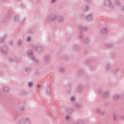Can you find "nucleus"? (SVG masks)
<instances>
[{"label": "nucleus", "mask_w": 124, "mask_h": 124, "mask_svg": "<svg viewBox=\"0 0 124 124\" xmlns=\"http://www.w3.org/2000/svg\"><path fill=\"white\" fill-rule=\"evenodd\" d=\"M106 69H107V70H110V69H111V66H110V65H107Z\"/></svg>", "instance_id": "473e14b6"}, {"label": "nucleus", "mask_w": 124, "mask_h": 124, "mask_svg": "<svg viewBox=\"0 0 124 124\" xmlns=\"http://www.w3.org/2000/svg\"><path fill=\"white\" fill-rule=\"evenodd\" d=\"M32 48L34 50V51H36L38 53H39V54H42L43 53V50L44 48L43 46H32Z\"/></svg>", "instance_id": "f03ea898"}, {"label": "nucleus", "mask_w": 124, "mask_h": 124, "mask_svg": "<svg viewBox=\"0 0 124 124\" xmlns=\"http://www.w3.org/2000/svg\"><path fill=\"white\" fill-rule=\"evenodd\" d=\"M46 93L48 95L51 93V89L49 87L46 88Z\"/></svg>", "instance_id": "a878e982"}, {"label": "nucleus", "mask_w": 124, "mask_h": 124, "mask_svg": "<svg viewBox=\"0 0 124 124\" xmlns=\"http://www.w3.org/2000/svg\"><path fill=\"white\" fill-rule=\"evenodd\" d=\"M71 101H74L75 100V98L74 97H72L70 99Z\"/></svg>", "instance_id": "ea45409f"}, {"label": "nucleus", "mask_w": 124, "mask_h": 124, "mask_svg": "<svg viewBox=\"0 0 124 124\" xmlns=\"http://www.w3.org/2000/svg\"><path fill=\"white\" fill-rule=\"evenodd\" d=\"M17 44L18 47H22V41H21V40H18L17 41Z\"/></svg>", "instance_id": "4be33fe9"}, {"label": "nucleus", "mask_w": 124, "mask_h": 124, "mask_svg": "<svg viewBox=\"0 0 124 124\" xmlns=\"http://www.w3.org/2000/svg\"><path fill=\"white\" fill-rule=\"evenodd\" d=\"M119 98L120 96L116 94H114L112 96V98L113 100H114L115 101H117V100H118V99H119Z\"/></svg>", "instance_id": "2eb2a0df"}, {"label": "nucleus", "mask_w": 124, "mask_h": 124, "mask_svg": "<svg viewBox=\"0 0 124 124\" xmlns=\"http://www.w3.org/2000/svg\"><path fill=\"white\" fill-rule=\"evenodd\" d=\"M0 49L1 52L3 54H7L8 52V48H7V46L6 45H3L0 47Z\"/></svg>", "instance_id": "39448f33"}, {"label": "nucleus", "mask_w": 124, "mask_h": 124, "mask_svg": "<svg viewBox=\"0 0 124 124\" xmlns=\"http://www.w3.org/2000/svg\"><path fill=\"white\" fill-rule=\"evenodd\" d=\"M79 29L81 31H88V28L85 27H80Z\"/></svg>", "instance_id": "aec40b11"}, {"label": "nucleus", "mask_w": 124, "mask_h": 124, "mask_svg": "<svg viewBox=\"0 0 124 124\" xmlns=\"http://www.w3.org/2000/svg\"><path fill=\"white\" fill-rule=\"evenodd\" d=\"M115 4L116 5L119 6L121 5V2L119 0H115Z\"/></svg>", "instance_id": "c85d7f7f"}, {"label": "nucleus", "mask_w": 124, "mask_h": 124, "mask_svg": "<svg viewBox=\"0 0 124 124\" xmlns=\"http://www.w3.org/2000/svg\"><path fill=\"white\" fill-rule=\"evenodd\" d=\"M110 95V93L109 91H106L102 95V97L103 98H108Z\"/></svg>", "instance_id": "6e6552de"}, {"label": "nucleus", "mask_w": 124, "mask_h": 124, "mask_svg": "<svg viewBox=\"0 0 124 124\" xmlns=\"http://www.w3.org/2000/svg\"><path fill=\"white\" fill-rule=\"evenodd\" d=\"M32 86V82H30L28 83V86L31 88Z\"/></svg>", "instance_id": "f704fd0d"}, {"label": "nucleus", "mask_w": 124, "mask_h": 124, "mask_svg": "<svg viewBox=\"0 0 124 124\" xmlns=\"http://www.w3.org/2000/svg\"><path fill=\"white\" fill-rule=\"evenodd\" d=\"M24 110H25V108H24V107H21L19 109V111L20 112V113H23L24 112Z\"/></svg>", "instance_id": "cd10ccee"}, {"label": "nucleus", "mask_w": 124, "mask_h": 124, "mask_svg": "<svg viewBox=\"0 0 124 124\" xmlns=\"http://www.w3.org/2000/svg\"><path fill=\"white\" fill-rule=\"evenodd\" d=\"M3 90L5 92H7V91H8L9 89H8V87L5 86V87H3Z\"/></svg>", "instance_id": "72a5a7b5"}, {"label": "nucleus", "mask_w": 124, "mask_h": 124, "mask_svg": "<svg viewBox=\"0 0 124 124\" xmlns=\"http://www.w3.org/2000/svg\"><path fill=\"white\" fill-rule=\"evenodd\" d=\"M77 91L78 93H82V92H83V86H78Z\"/></svg>", "instance_id": "4468645a"}, {"label": "nucleus", "mask_w": 124, "mask_h": 124, "mask_svg": "<svg viewBox=\"0 0 124 124\" xmlns=\"http://www.w3.org/2000/svg\"><path fill=\"white\" fill-rule=\"evenodd\" d=\"M19 124H30V119L24 117L19 120Z\"/></svg>", "instance_id": "7ed1b4c3"}, {"label": "nucleus", "mask_w": 124, "mask_h": 124, "mask_svg": "<svg viewBox=\"0 0 124 124\" xmlns=\"http://www.w3.org/2000/svg\"><path fill=\"white\" fill-rule=\"evenodd\" d=\"M4 37L3 38H0V43H4Z\"/></svg>", "instance_id": "2f4dec72"}, {"label": "nucleus", "mask_w": 124, "mask_h": 124, "mask_svg": "<svg viewBox=\"0 0 124 124\" xmlns=\"http://www.w3.org/2000/svg\"><path fill=\"white\" fill-rule=\"evenodd\" d=\"M86 63H87V64H89V63H90V60H87Z\"/></svg>", "instance_id": "c03bdc74"}, {"label": "nucleus", "mask_w": 124, "mask_h": 124, "mask_svg": "<svg viewBox=\"0 0 124 124\" xmlns=\"http://www.w3.org/2000/svg\"><path fill=\"white\" fill-rule=\"evenodd\" d=\"M26 55L29 57V58H30L31 60H32L33 62H35V63H37V60L35 59L34 58V56H33V53L31 49L28 50L26 52Z\"/></svg>", "instance_id": "f257e3e1"}, {"label": "nucleus", "mask_w": 124, "mask_h": 124, "mask_svg": "<svg viewBox=\"0 0 124 124\" xmlns=\"http://www.w3.org/2000/svg\"><path fill=\"white\" fill-rule=\"evenodd\" d=\"M44 61L46 63H49V62H50V57H49L48 55L46 54L44 56Z\"/></svg>", "instance_id": "423d86ee"}, {"label": "nucleus", "mask_w": 124, "mask_h": 124, "mask_svg": "<svg viewBox=\"0 0 124 124\" xmlns=\"http://www.w3.org/2000/svg\"><path fill=\"white\" fill-rule=\"evenodd\" d=\"M113 119L114 121H116V118L115 117V115H113Z\"/></svg>", "instance_id": "49530a36"}, {"label": "nucleus", "mask_w": 124, "mask_h": 124, "mask_svg": "<svg viewBox=\"0 0 124 124\" xmlns=\"http://www.w3.org/2000/svg\"><path fill=\"white\" fill-rule=\"evenodd\" d=\"M79 75H83L84 74V71L83 70H80L78 71Z\"/></svg>", "instance_id": "7c9ffc66"}, {"label": "nucleus", "mask_w": 124, "mask_h": 124, "mask_svg": "<svg viewBox=\"0 0 124 124\" xmlns=\"http://www.w3.org/2000/svg\"><path fill=\"white\" fill-rule=\"evenodd\" d=\"M63 22V17L62 16H58V22L62 23Z\"/></svg>", "instance_id": "ddd939ff"}, {"label": "nucleus", "mask_w": 124, "mask_h": 124, "mask_svg": "<svg viewBox=\"0 0 124 124\" xmlns=\"http://www.w3.org/2000/svg\"><path fill=\"white\" fill-rule=\"evenodd\" d=\"M82 37V36H80V38Z\"/></svg>", "instance_id": "09e8293b"}, {"label": "nucleus", "mask_w": 124, "mask_h": 124, "mask_svg": "<svg viewBox=\"0 0 124 124\" xmlns=\"http://www.w3.org/2000/svg\"><path fill=\"white\" fill-rule=\"evenodd\" d=\"M66 112L68 114H71L73 113V109L72 108H68L66 109Z\"/></svg>", "instance_id": "a211bd4d"}, {"label": "nucleus", "mask_w": 124, "mask_h": 124, "mask_svg": "<svg viewBox=\"0 0 124 124\" xmlns=\"http://www.w3.org/2000/svg\"><path fill=\"white\" fill-rule=\"evenodd\" d=\"M104 4L107 7H108L110 9H112L114 8V5L111 2V1L109 0H106L104 3Z\"/></svg>", "instance_id": "20e7f679"}, {"label": "nucleus", "mask_w": 124, "mask_h": 124, "mask_svg": "<svg viewBox=\"0 0 124 124\" xmlns=\"http://www.w3.org/2000/svg\"><path fill=\"white\" fill-rule=\"evenodd\" d=\"M18 20H19V16H16L14 17V20L15 21V22H17V21H18Z\"/></svg>", "instance_id": "bb28decb"}, {"label": "nucleus", "mask_w": 124, "mask_h": 124, "mask_svg": "<svg viewBox=\"0 0 124 124\" xmlns=\"http://www.w3.org/2000/svg\"><path fill=\"white\" fill-rule=\"evenodd\" d=\"M40 86H41V85H40V84L37 85V87L38 88H40Z\"/></svg>", "instance_id": "a18cd8bd"}, {"label": "nucleus", "mask_w": 124, "mask_h": 124, "mask_svg": "<svg viewBox=\"0 0 124 124\" xmlns=\"http://www.w3.org/2000/svg\"><path fill=\"white\" fill-rule=\"evenodd\" d=\"M7 17L8 18V19H12V18H13V11H11L9 12L7 14Z\"/></svg>", "instance_id": "1a4fd4ad"}, {"label": "nucleus", "mask_w": 124, "mask_h": 124, "mask_svg": "<svg viewBox=\"0 0 124 124\" xmlns=\"http://www.w3.org/2000/svg\"><path fill=\"white\" fill-rule=\"evenodd\" d=\"M9 61L10 62H15V58L13 57H10L9 58Z\"/></svg>", "instance_id": "393cba45"}, {"label": "nucleus", "mask_w": 124, "mask_h": 124, "mask_svg": "<svg viewBox=\"0 0 124 124\" xmlns=\"http://www.w3.org/2000/svg\"><path fill=\"white\" fill-rule=\"evenodd\" d=\"M84 9L86 11L89 10V7L88 6H85Z\"/></svg>", "instance_id": "4c0bfd02"}, {"label": "nucleus", "mask_w": 124, "mask_h": 124, "mask_svg": "<svg viewBox=\"0 0 124 124\" xmlns=\"http://www.w3.org/2000/svg\"><path fill=\"white\" fill-rule=\"evenodd\" d=\"M56 18H57V15L52 14L49 15V20H50V21H55Z\"/></svg>", "instance_id": "0eeeda50"}, {"label": "nucleus", "mask_w": 124, "mask_h": 124, "mask_svg": "<svg viewBox=\"0 0 124 124\" xmlns=\"http://www.w3.org/2000/svg\"><path fill=\"white\" fill-rule=\"evenodd\" d=\"M65 119H66L67 121H68V120H69V119H70V117L69 116H68V115H66V116H65Z\"/></svg>", "instance_id": "e433bc0d"}, {"label": "nucleus", "mask_w": 124, "mask_h": 124, "mask_svg": "<svg viewBox=\"0 0 124 124\" xmlns=\"http://www.w3.org/2000/svg\"><path fill=\"white\" fill-rule=\"evenodd\" d=\"M106 48H108L109 49H112L114 48V45L112 44H108L106 45Z\"/></svg>", "instance_id": "f8f14e48"}, {"label": "nucleus", "mask_w": 124, "mask_h": 124, "mask_svg": "<svg viewBox=\"0 0 124 124\" xmlns=\"http://www.w3.org/2000/svg\"><path fill=\"white\" fill-rule=\"evenodd\" d=\"M75 106L76 108H81V107H82V105L78 103L75 104Z\"/></svg>", "instance_id": "b1692460"}, {"label": "nucleus", "mask_w": 124, "mask_h": 124, "mask_svg": "<svg viewBox=\"0 0 124 124\" xmlns=\"http://www.w3.org/2000/svg\"><path fill=\"white\" fill-rule=\"evenodd\" d=\"M27 41H31V38L30 37H27Z\"/></svg>", "instance_id": "a19ab883"}, {"label": "nucleus", "mask_w": 124, "mask_h": 124, "mask_svg": "<svg viewBox=\"0 0 124 124\" xmlns=\"http://www.w3.org/2000/svg\"><path fill=\"white\" fill-rule=\"evenodd\" d=\"M84 44H88V43H89V40L88 38L84 39Z\"/></svg>", "instance_id": "c756f323"}, {"label": "nucleus", "mask_w": 124, "mask_h": 124, "mask_svg": "<svg viewBox=\"0 0 124 124\" xmlns=\"http://www.w3.org/2000/svg\"><path fill=\"white\" fill-rule=\"evenodd\" d=\"M101 32L102 34H106L107 33V29L105 28H102L101 30Z\"/></svg>", "instance_id": "dca6fc26"}, {"label": "nucleus", "mask_w": 124, "mask_h": 124, "mask_svg": "<svg viewBox=\"0 0 124 124\" xmlns=\"http://www.w3.org/2000/svg\"><path fill=\"white\" fill-rule=\"evenodd\" d=\"M86 1H87V2H89V1H90V0H86Z\"/></svg>", "instance_id": "de8ad7c7"}, {"label": "nucleus", "mask_w": 124, "mask_h": 124, "mask_svg": "<svg viewBox=\"0 0 124 124\" xmlns=\"http://www.w3.org/2000/svg\"><path fill=\"white\" fill-rule=\"evenodd\" d=\"M57 1V0H51L52 3H55Z\"/></svg>", "instance_id": "79ce46f5"}, {"label": "nucleus", "mask_w": 124, "mask_h": 124, "mask_svg": "<svg viewBox=\"0 0 124 124\" xmlns=\"http://www.w3.org/2000/svg\"><path fill=\"white\" fill-rule=\"evenodd\" d=\"M10 44L11 46L14 45V42H13V41H10Z\"/></svg>", "instance_id": "58836bf2"}, {"label": "nucleus", "mask_w": 124, "mask_h": 124, "mask_svg": "<svg viewBox=\"0 0 124 124\" xmlns=\"http://www.w3.org/2000/svg\"><path fill=\"white\" fill-rule=\"evenodd\" d=\"M26 74H29L31 72V68L30 67H27L25 69Z\"/></svg>", "instance_id": "412c9836"}, {"label": "nucleus", "mask_w": 124, "mask_h": 124, "mask_svg": "<svg viewBox=\"0 0 124 124\" xmlns=\"http://www.w3.org/2000/svg\"><path fill=\"white\" fill-rule=\"evenodd\" d=\"M96 113L99 114V115H101V116H104V112L101 111L99 108H97L96 109Z\"/></svg>", "instance_id": "9b49d317"}, {"label": "nucleus", "mask_w": 124, "mask_h": 124, "mask_svg": "<svg viewBox=\"0 0 124 124\" xmlns=\"http://www.w3.org/2000/svg\"><path fill=\"white\" fill-rule=\"evenodd\" d=\"M28 94V92L25 90H22L21 92H20V95H26Z\"/></svg>", "instance_id": "6ab92c4d"}, {"label": "nucleus", "mask_w": 124, "mask_h": 124, "mask_svg": "<svg viewBox=\"0 0 124 124\" xmlns=\"http://www.w3.org/2000/svg\"><path fill=\"white\" fill-rule=\"evenodd\" d=\"M59 72H60V73H62V74L65 73V67H64V66L60 67L59 68Z\"/></svg>", "instance_id": "9d476101"}, {"label": "nucleus", "mask_w": 124, "mask_h": 124, "mask_svg": "<svg viewBox=\"0 0 124 124\" xmlns=\"http://www.w3.org/2000/svg\"><path fill=\"white\" fill-rule=\"evenodd\" d=\"M93 19V16H92V14H89L86 16V19H87L88 21H90V20H92Z\"/></svg>", "instance_id": "f3484780"}, {"label": "nucleus", "mask_w": 124, "mask_h": 124, "mask_svg": "<svg viewBox=\"0 0 124 124\" xmlns=\"http://www.w3.org/2000/svg\"><path fill=\"white\" fill-rule=\"evenodd\" d=\"M74 48L76 50V51H78L79 47V46H76Z\"/></svg>", "instance_id": "c9c22d12"}, {"label": "nucleus", "mask_w": 124, "mask_h": 124, "mask_svg": "<svg viewBox=\"0 0 124 124\" xmlns=\"http://www.w3.org/2000/svg\"><path fill=\"white\" fill-rule=\"evenodd\" d=\"M66 89L67 91L69 92V93H70V90H71V85L70 84L68 85L67 86H66Z\"/></svg>", "instance_id": "5701e85b"}, {"label": "nucleus", "mask_w": 124, "mask_h": 124, "mask_svg": "<svg viewBox=\"0 0 124 124\" xmlns=\"http://www.w3.org/2000/svg\"><path fill=\"white\" fill-rule=\"evenodd\" d=\"M78 124H83V122L82 121H79L78 123Z\"/></svg>", "instance_id": "37998d69"}]
</instances>
